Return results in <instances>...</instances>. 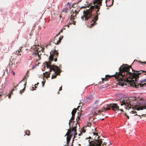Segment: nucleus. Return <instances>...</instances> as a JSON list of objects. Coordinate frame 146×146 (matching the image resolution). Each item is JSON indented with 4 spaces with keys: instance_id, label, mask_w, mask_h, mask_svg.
<instances>
[{
    "instance_id": "nucleus-27",
    "label": "nucleus",
    "mask_w": 146,
    "mask_h": 146,
    "mask_svg": "<svg viewBox=\"0 0 146 146\" xmlns=\"http://www.w3.org/2000/svg\"><path fill=\"white\" fill-rule=\"evenodd\" d=\"M39 84V83L38 82L36 84H35V88H37V87L36 86V85H37L38 84Z\"/></svg>"
},
{
    "instance_id": "nucleus-43",
    "label": "nucleus",
    "mask_w": 146,
    "mask_h": 146,
    "mask_svg": "<svg viewBox=\"0 0 146 146\" xmlns=\"http://www.w3.org/2000/svg\"><path fill=\"white\" fill-rule=\"evenodd\" d=\"M2 95V94H0V96H1Z\"/></svg>"
},
{
    "instance_id": "nucleus-40",
    "label": "nucleus",
    "mask_w": 146,
    "mask_h": 146,
    "mask_svg": "<svg viewBox=\"0 0 146 146\" xmlns=\"http://www.w3.org/2000/svg\"><path fill=\"white\" fill-rule=\"evenodd\" d=\"M16 60V59H13V60L12 61V62H14V60Z\"/></svg>"
},
{
    "instance_id": "nucleus-6",
    "label": "nucleus",
    "mask_w": 146,
    "mask_h": 146,
    "mask_svg": "<svg viewBox=\"0 0 146 146\" xmlns=\"http://www.w3.org/2000/svg\"><path fill=\"white\" fill-rule=\"evenodd\" d=\"M108 107L106 108H104L102 110H99L98 111V113H100L102 111H105L106 110H110V108H112V110L114 111L120 110L121 111L123 112V109H119V106L117 104H111L109 105L107 104Z\"/></svg>"
},
{
    "instance_id": "nucleus-47",
    "label": "nucleus",
    "mask_w": 146,
    "mask_h": 146,
    "mask_svg": "<svg viewBox=\"0 0 146 146\" xmlns=\"http://www.w3.org/2000/svg\"><path fill=\"white\" fill-rule=\"evenodd\" d=\"M60 18L61 17V15H60Z\"/></svg>"
},
{
    "instance_id": "nucleus-41",
    "label": "nucleus",
    "mask_w": 146,
    "mask_h": 146,
    "mask_svg": "<svg viewBox=\"0 0 146 146\" xmlns=\"http://www.w3.org/2000/svg\"><path fill=\"white\" fill-rule=\"evenodd\" d=\"M11 96V95H9V98H10V97Z\"/></svg>"
},
{
    "instance_id": "nucleus-20",
    "label": "nucleus",
    "mask_w": 146,
    "mask_h": 146,
    "mask_svg": "<svg viewBox=\"0 0 146 146\" xmlns=\"http://www.w3.org/2000/svg\"><path fill=\"white\" fill-rule=\"evenodd\" d=\"M99 104V103L98 100L96 101L94 103V104H95L96 106H98Z\"/></svg>"
},
{
    "instance_id": "nucleus-14",
    "label": "nucleus",
    "mask_w": 146,
    "mask_h": 146,
    "mask_svg": "<svg viewBox=\"0 0 146 146\" xmlns=\"http://www.w3.org/2000/svg\"><path fill=\"white\" fill-rule=\"evenodd\" d=\"M63 38V36H60L59 38V40H58L57 41V43H55V44H59L60 43V42L62 38Z\"/></svg>"
},
{
    "instance_id": "nucleus-32",
    "label": "nucleus",
    "mask_w": 146,
    "mask_h": 146,
    "mask_svg": "<svg viewBox=\"0 0 146 146\" xmlns=\"http://www.w3.org/2000/svg\"><path fill=\"white\" fill-rule=\"evenodd\" d=\"M63 31V29H61L60 31V32L59 33V34L61 32H62V31Z\"/></svg>"
},
{
    "instance_id": "nucleus-31",
    "label": "nucleus",
    "mask_w": 146,
    "mask_h": 146,
    "mask_svg": "<svg viewBox=\"0 0 146 146\" xmlns=\"http://www.w3.org/2000/svg\"><path fill=\"white\" fill-rule=\"evenodd\" d=\"M104 145H106V143L105 142H104L103 143V144H102V146H104Z\"/></svg>"
},
{
    "instance_id": "nucleus-33",
    "label": "nucleus",
    "mask_w": 146,
    "mask_h": 146,
    "mask_svg": "<svg viewBox=\"0 0 146 146\" xmlns=\"http://www.w3.org/2000/svg\"><path fill=\"white\" fill-rule=\"evenodd\" d=\"M12 72L13 73V75H15V72H14L13 71H12Z\"/></svg>"
},
{
    "instance_id": "nucleus-36",
    "label": "nucleus",
    "mask_w": 146,
    "mask_h": 146,
    "mask_svg": "<svg viewBox=\"0 0 146 146\" xmlns=\"http://www.w3.org/2000/svg\"><path fill=\"white\" fill-rule=\"evenodd\" d=\"M82 132L83 133H85V131L84 130H83Z\"/></svg>"
},
{
    "instance_id": "nucleus-2",
    "label": "nucleus",
    "mask_w": 146,
    "mask_h": 146,
    "mask_svg": "<svg viewBox=\"0 0 146 146\" xmlns=\"http://www.w3.org/2000/svg\"><path fill=\"white\" fill-rule=\"evenodd\" d=\"M102 0H95L93 2L94 6H91L88 9H86L83 11L84 15L81 17L82 20L85 21L92 18L91 23H93L91 25V27L97 24L96 21L98 19V15L100 14L99 12L100 6L102 5Z\"/></svg>"
},
{
    "instance_id": "nucleus-18",
    "label": "nucleus",
    "mask_w": 146,
    "mask_h": 146,
    "mask_svg": "<svg viewBox=\"0 0 146 146\" xmlns=\"http://www.w3.org/2000/svg\"><path fill=\"white\" fill-rule=\"evenodd\" d=\"M25 135H30V131L29 130H26L25 133Z\"/></svg>"
},
{
    "instance_id": "nucleus-48",
    "label": "nucleus",
    "mask_w": 146,
    "mask_h": 146,
    "mask_svg": "<svg viewBox=\"0 0 146 146\" xmlns=\"http://www.w3.org/2000/svg\"><path fill=\"white\" fill-rule=\"evenodd\" d=\"M16 64H17V62H16Z\"/></svg>"
},
{
    "instance_id": "nucleus-10",
    "label": "nucleus",
    "mask_w": 146,
    "mask_h": 146,
    "mask_svg": "<svg viewBox=\"0 0 146 146\" xmlns=\"http://www.w3.org/2000/svg\"><path fill=\"white\" fill-rule=\"evenodd\" d=\"M67 7H66L64 8L62 10V11L65 13H67L68 12V11L69 9H70L71 8V4L70 3L68 2L66 5Z\"/></svg>"
},
{
    "instance_id": "nucleus-5",
    "label": "nucleus",
    "mask_w": 146,
    "mask_h": 146,
    "mask_svg": "<svg viewBox=\"0 0 146 146\" xmlns=\"http://www.w3.org/2000/svg\"><path fill=\"white\" fill-rule=\"evenodd\" d=\"M76 132V126H73L72 127V131L71 129H68V132L66 133V135H67L66 144L69 146V143L70 139L73 134H75Z\"/></svg>"
},
{
    "instance_id": "nucleus-3",
    "label": "nucleus",
    "mask_w": 146,
    "mask_h": 146,
    "mask_svg": "<svg viewBox=\"0 0 146 146\" xmlns=\"http://www.w3.org/2000/svg\"><path fill=\"white\" fill-rule=\"evenodd\" d=\"M120 104L121 106L124 105L126 109L131 108V107L135 108L136 110H139L144 109H146V105H143L141 106H139L141 104L145 105L146 103V100H143V101H141L140 102H136V100H134L131 98H126L124 99L122 101H120Z\"/></svg>"
},
{
    "instance_id": "nucleus-50",
    "label": "nucleus",
    "mask_w": 146,
    "mask_h": 146,
    "mask_svg": "<svg viewBox=\"0 0 146 146\" xmlns=\"http://www.w3.org/2000/svg\"><path fill=\"white\" fill-rule=\"evenodd\" d=\"M95 0H94V1H93V2H94V1H95Z\"/></svg>"
},
{
    "instance_id": "nucleus-34",
    "label": "nucleus",
    "mask_w": 146,
    "mask_h": 146,
    "mask_svg": "<svg viewBox=\"0 0 146 146\" xmlns=\"http://www.w3.org/2000/svg\"><path fill=\"white\" fill-rule=\"evenodd\" d=\"M15 89L14 88H13V89H12V90H11V93H12V91H13Z\"/></svg>"
},
{
    "instance_id": "nucleus-38",
    "label": "nucleus",
    "mask_w": 146,
    "mask_h": 146,
    "mask_svg": "<svg viewBox=\"0 0 146 146\" xmlns=\"http://www.w3.org/2000/svg\"><path fill=\"white\" fill-rule=\"evenodd\" d=\"M91 137L89 136L88 138H87L88 139H91Z\"/></svg>"
},
{
    "instance_id": "nucleus-19",
    "label": "nucleus",
    "mask_w": 146,
    "mask_h": 146,
    "mask_svg": "<svg viewBox=\"0 0 146 146\" xmlns=\"http://www.w3.org/2000/svg\"><path fill=\"white\" fill-rule=\"evenodd\" d=\"M93 135L94 136L96 135V137L97 136H98L97 138H99V135H98V134L97 133H95V132H93Z\"/></svg>"
},
{
    "instance_id": "nucleus-16",
    "label": "nucleus",
    "mask_w": 146,
    "mask_h": 146,
    "mask_svg": "<svg viewBox=\"0 0 146 146\" xmlns=\"http://www.w3.org/2000/svg\"><path fill=\"white\" fill-rule=\"evenodd\" d=\"M72 114V117L70 119V120L69 122V125L70 127V123L72 122L71 120H72L74 119V117L75 116V115L73 114Z\"/></svg>"
},
{
    "instance_id": "nucleus-7",
    "label": "nucleus",
    "mask_w": 146,
    "mask_h": 146,
    "mask_svg": "<svg viewBox=\"0 0 146 146\" xmlns=\"http://www.w3.org/2000/svg\"><path fill=\"white\" fill-rule=\"evenodd\" d=\"M71 15L70 17L69 18L70 21L69 22V24L66 25L68 27H69L70 25L73 24L75 25L76 22L74 21L77 13H78V11L77 12L76 10H72L70 13Z\"/></svg>"
},
{
    "instance_id": "nucleus-35",
    "label": "nucleus",
    "mask_w": 146,
    "mask_h": 146,
    "mask_svg": "<svg viewBox=\"0 0 146 146\" xmlns=\"http://www.w3.org/2000/svg\"><path fill=\"white\" fill-rule=\"evenodd\" d=\"M135 61L138 62V60H134V62H135Z\"/></svg>"
},
{
    "instance_id": "nucleus-22",
    "label": "nucleus",
    "mask_w": 146,
    "mask_h": 146,
    "mask_svg": "<svg viewBox=\"0 0 146 146\" xmlns=\"http://www.w3.org/2000/svg\"><path fill=\"white\" fill-rule=\"evenodd\" d=\"M130 113L132 114H135V115H137V112L135 111H132Z\"/></svg>"
},
{
    "instance_id": "nucleus-23",
    "label": "nucleus",
    "mask_w": 146,
    "mask_h": 146,
    "mask_svg": "<svg viewBox=\"0 0 146 146\" xmlns=\"http://www.w3.org/2000/svg\"><path fill=\"white\" fill-rule=\"evenodd\" d=\"M37 58H36V61H38V60H39L40 59V55H38V56H37Z\"/></svg>"
},
{
    "instance_id": "nucleus-21",
    "label": "nucleus",
    "mask_w": 146,
    "mask_h": 146,
    "mask_svg": "<svg viewBox=\"0 0 146 146\" xmlns=\"http://www.w3.org/2000/svg\"><path fill=\"white\" fill-rule=\"evenodd\" d=\"M6 73L7 74H8L9 73V72L8 71V70L7 68H5L4 72V74Z\"/></svg>"
},
{
    "instance_id": "nucleus-26",
    "label": "nucleus",
    "mask_w": 146,
    "mask_h": 146,
    "mask_svg": "<svg viewBox=\"0 0 146 146\" xmlns=\"http://www.w3.org/2000/svg\"><path fill=\"white\" fill-rule=\"evenodd\" d=\"M42 86L43 87H44V83L43 81H42Z\"/></svg>"
},
{
    "instance_id": "nucleus-29",
    "label": "nucleus",
    "mask_w": 146,
    "mask_h": 146,
    "mask_svg": "<svg viewBox=\"0 0 146 146\" xmlns=\"http://www.w3.org/2000/svg\"><path fill=\"white\" fill-rule=\"evenodd\" d=\"M124 115H125V116H126H126H127V119H129V116H128L126 114H125Z\"/></svg>"
},
{
    "instance_id": "nucleus-12",
    "label": "nucleus",
    "mask_w": 146,
    "mask_h": 146,
    "mask_svg": "<svg viewBox=\"0 0 146 146\" xmlns=\"http://www.w3.org/2000/svg\"><path fill=\"white\" fill-rule=\"evenodd\" d=\"M111 77V76L109 75H106L105 76V78H102V82H100V84H102L103 83H104V81H106L108 80Z\"/></svg>"
},
{
    "instance_id": "nucleus-25",
    "label": "nucleus",
    "mask_w": 146,
    "mask_h": 146,
    "mask_svg": "<svg viewBox=\"0 0 146 146\" xmlns=\"http://www.w3.org/2000/svg\"><path fill=\"white\" fill-rule=\"evenodd\" d=\"M139 62L140 63H141L142 64H146V62H141L140 61H139Z\"/></svg>"
},
{
    "instance_id": "nucleus-45",
    "label": "nucleus",
    "mask_w": 146,
    "mask_h": 146,
    "mask_svg": "<svg viewBox=\"0 0 146 146\" xmlns=\"http://www.w3.org/2000/svg\"><path fill=\"white\" fill-rule=\"evenodd\" d=\"M81 103V102H80V103H79V104H80V103Z\"/></svg>"
},
{
    "instance_id": "nucleus-15",
    "label": "nucleus",
    "mask_w": 146,
    "mask_h": 146,
    "mask_svg": "<svg viewBox=\"0 0 146 146\" xmlns=\"http://www.w3.org/2000/svg\"><path fill=\"white\" fill-rule=\"evenodd\" d=\"M80 107V106H79L78 107L77 109H74L72 111L71 113L72 114H73L75 115V114H76V110H77V109H78L79 107Z\"/></svg>"
},
{
    "instance_id": "nucleus-37",
    "label": "nucleus",
    "mask_w": 146,
    "mask_h": 146,
    "mask_svg": "<svg viewBox=\"0 0 146 146\" xmlns=\"http://www.w3.org/2000/svg\"><path fill=\"white\" fill-rule=\"evenodd\" d=\"M107 2H108V0H106V4H107Z\"/></svg>"
},
{
    "instance_id": "nucleus-28",
    "label": "nucleus",
    "mask_w": 146,
    "mask_h": 146,
    "mask_svg": "<svg viewBox=\"0 0 146 146\" xmlns=\"http://www.w3.org/2000/svg\"><path fill=\"white\" fill-rule=\"evenodd\" d=\"M62 90V86H61V87H60L59 89V91H60Z\"/></svg>"
},
{
    "instance_id": "nucleus-42",
    "label": "nucleus",
    "mask_w": 146,
    "mask_h": 146,
    "mask_svg": "<svg viewBox=\"0 0 146 146\" xmlns=\"http://www.w3.org/2000/svg\"><path fill=\"white\" fill-rule=\"evenodd\" d=\"M95 113H96V114H97V115H98V114H97V113L96 112Z\"/></svg>"
},
{
    "instance_id": "nucleus-49",
    "label": "nucleus",
    "mask_w": 146,
    "mask_h": 146,
    "mask_svg": "<svg viewBox=\"0 0 146 146\" xmlns=\"http://www.w3.org/2000/svg\"><path fill=\"white\" fill-rule=\"evenodd\" d=\"M94 138H96V137H94Z\"/></svg>"
},
{
    "instance_id": "nucleus-13",
    "label": "nucleus",
    "mask_w": 146,
    "mask_h": 146,
    "mask_svg": "<svg viewBox=\"0 0 146 146\" xmlns=\"http://www.w3.org/2000/svg\"><path fill=\"white\" fill-rule=\"evenodd\" d=\"M113 0H109L108 3L106 4L107 7H111L113 4Z\"/></svg>"
},
{
    "instance_id": "nucleus-8",
    "label": "nucleus",
    "mask_w": 146,
    "mask_h": 146,
    "mask_svg": "<svg viewBox=\"0 0 146 146\" xmlns=\"http://www.w3.org/2000/svg\"><path fill=\"white\" fill-rule=\"evenodd\" d=\"M101 139H96L95 141L93 143L92 142V141H90V140H89L90 143V145L88 146H101L102 143V141Z\"/></svg>"
},
{
    "instance_id": "nucleus-39",
    "label": "nucleus",
    "mask_w": 146,
    "mask_h": 146,
    "mask_svg": "<svg viewBox=\"0 0 146 146\" xmlns=\"http://www.w3.org/2000/svg\"><path fill=\"white\" fill-rule=\"evenodd\" d=\"M18 54V55H21V54L20 53H19V52H18V54Z\"/></svg>"
},
{
    "instance_id": "nucleus-17",
    "label": "nucleus",
    "mask_w": 146,
    "mask_h": 146,
    "mask_svg": "<svg viewBox=\"0 0 146 146\" xmlns=\"http://www.w3.org/2000/svg\"><path fill=\"white\" fill-rule=\"evenodd\" d=\"M26 82L24 84L25 86H24V87L23 88V90H21L20 91V93L21 94H22V93H23L24 92V91L25 89V88H26L25 86H26Z\"/></svg>"
},
{
    "instance_id": "nucleus-4",
    "label": "nucleus",
    "mask_w": 146,
    "mask_h": 146,
    "mask_svg": "<svg viewBox=\"0 0 146 146\" xmlns=\"http://www.w3.org/2000/svg\"><path fill=\"white\" fill-rule=\"evenodd\" d=\"M58 52L57 51L55 50L53 53L51 54L49 57V59L50 61L48 62H46L45 63L46 66L47 68L50 67V73L52 70H53L54 72L52 74V78L53 79L56 77V76L59 74L61 71L60 69L58 67V66L55 65H51V61H53L54 59V61L55 62H56L57 60V57H58Z\"/></svg>"
},
{
    "instance_id": "nucleus-30",
    "label": "nucleus",
    "mask_w": 146,
    "mask_h": 146,
    "mask_svg": "<svg viewBox=\"0 0 146 146\" xmlns=\"http://www.w3.org/2000/svg\"><path fill=\"white\" fill-rule=\"evenodd\" d=\"M18 51L19 53L21 51V49H19Z\"/></svg>"
},
{
    "instance_id": "nucleus-24",
    "label": "nucleus",
    "mask_w": 146,
    "mask_h": 146,
    "mask_svg": "<svg viewBox=\"0 0 146 146\" xmlns=\"http://www.w3.org/2000/svg\"><path fill=\"white\" fill-rule=\"evenodd\" d=\"M89 6H82V7L81 8H80V9H82V8H85L86 7H89Z\"/></svg>"
},
{
    "instance_id": "nucleus-1",
    "label": "nucleus",
    "mask_w": 146,
    "mask_h": 146,
    "mask_svg": "<svg viewBox=\"0 0 146 146\" xmlns=\"http://www.w3.org/2000/svg\"><path fill=\"white\" fill-rule=\"evenodd\" d=\"M119 72L111 76L114 77L119 85L123 86L125 82L129 83L133 87L141 88L146 85V71H135L131 66L123 64L119 68Z\"/></svg>"
},
{
    "instance_id": "nucleus-44",
    "label": "nucleus",
    "mask_w": 146,
    "mask_h": 146,
    "mask_svg": "<svg viewBox=\"0 0 146 146\" xmlns=\"http://www.w3.org/2000/svg\"><path fill=\"white\" fill-rule=\"evenodd\" d=\"M64 146H68V145H64Z\"/></svg>"
},
{
    "instance_id": "nucleus-11",
    "label": "nucleus",
    "mask_w": 146,
    "mask_h": 146,
    "mask_svg": "<svg viewBox=\"0 0 146 146\" xmlns=\"http://www.w3.org/2000/svg\"><path fill=\"white\" fill-rule=\"evenodd\" d=\"M37 46L36 45H34L33 46V48H34L35 49V48H36L35 52H33L32 53V55H34L35 56L37 57L39 55V54L38 51V49L37 48H36Z\"/></svg>"
},
{
    "instance_id": "nucleus-9",
    "label": "nucleus",
    "mask_w": 146,
    "mask_h": 146,
    "mask_svg": "<svg viewBox=\"0 0 146 146\" xmlns=\"http://www.w3.org/2000/svg\"><path fill=\"white\" fill-rule=\"evenodd\" d=\"M82 114L81 113H78V115L76 119V123L75 121H74L72 127L73 126L74 127L75 126H76V128L77 127V124L79 123L80 121L81 120V119L82 118Z\"/></svg>"
},
{
    "instance_id": "nucleus-46",
    "label": "nucleus",
    "mask_w": 146,
    "mask_h": 146,
    "mask_svg": "<svg viewBox=\"0 0 146 146\" xmlns=\"http://www.w3.org/2000/svg\"><path fill=\"white\" fill-rule=\"evenodd\" d=\"M104 119V118H103V119H102V120H103Z\"/></svg>"
}]
</instances>
